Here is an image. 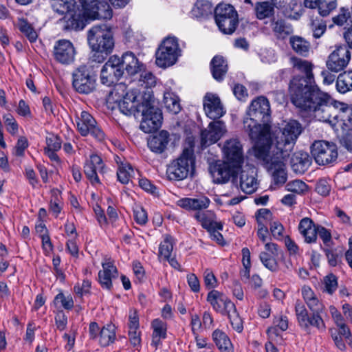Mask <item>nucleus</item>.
Segmentation results:
<instances>
[{"mask_svg": "<svg viewBox=\"0 0 352 352\" xmlns=\"http://www.w3.org/2000/svg\"><path fill=\"white\" fill-rule=\"evenodd\" d=\"M302 132V126L296 120H291L279 128L273 135V140L253 146L254 157L262 162L272 175L274 183L284 184L287 179L285 160L290 155L298 138Z\"/></svg>", "mask_w": 352, "mask_h": 352, "instance_id": "1", "label": "nucleus"}, {"mask_svg": "<svg viewBox=\"0 0 352 352\" xmlns=\"http://www.w3.org/2000/svg\"><path fill=\"white\" fill-rule=\"evenodd\" d=\"M292 103L301 111L306 112L316 120L328 123L332 127L338 124L346 125L352 115L348 105L333 100L331 96L319 87L312 91L296 94Z\"/></svg>", "mask_w": 352, "mask_h": 352, "instance_id": "2", "label": "nucleus"}, {"mask_svg": "<svg viewBox=\"0 0 352 352\" xmlns=\"http://www.w3.org/2000/svg\"><path fill=\"white\" fill-rule=\"evenodd\" d=\"M270 119V106L268 100L264 96H258L253 100L249 107L248 117L243 120V128L254 146L260 142L263 143L273 140L274 132H271V126L268 124Z\"/></svg>", "mask_w": 352, "mask_h": 352, "instance_id": "3", "label": "nucleus"}, {"mask_svg": "<svg viewBox=\"0 0 352 352\" xmlns=\"http://www.w3.org/2000/svg\"><path fill=\"white\" fill-rule=\"evenodd\" d=\"M52 4L54 12L65 14V28L70 30H81L86 25L88 18L82 3L79 0H55Z\"/></svg>", "mask_w": 352, "mask_h": 352, "instance_id": "4", "label": "nucleus"}, {"mask_svg": "<svg viewBox=\"0 0 352 352\" xmlns=\"http://www.w3.org/2000/svg\"><path fill=\"white\" fill-rule=\"evenodd\" d=\"M292 66L305 74V76H295L291 80L289 84V92L291 100L295 99L296 94H304L318 87L314 81V74L312 73L313 65L307 60H302L297 57L290 58Z\"/></svg>", "mask_w": 352, "mask_h": 352, "instance_id": "5", "label": "nucleus"}, {"mask_svg": "<svg viewBox=\"0 0 352 352\" xmlns=\"http://www.w3.org/2000/svg\"><path fill=\"white\" fill-rule=\"evenodd\" d=\"M139 118L141 117L140 129L144 133H151L158 129L162 122L161 110L154 105V97L151 91L142 96Z\"/></svg>", "mask_w": 352, "mask_h": 352, "instance_id": "6", "label": "nucleus"}, {"mask_svg": "<svg viewBox=\"0 0 352 352\" xmlns=\"http://www.w3.org/2000/svg\"><path fill=\"white\" fill-rule=\"evenodd\" d=\"M195 157L192 148H186L181 155L167 167L166 175L169 180L181 181L188 177L194 170Z\"/></svg>", "mask_w": 352, "mask_h": 352, "instance_id": "7", "label": "nucleus"}, {"mask_svg": "<svg viewBox=\"0 0 352 352\" xmlns=\"http://www.w3.org/2000/svg\"><path fill=\"white\" fill-rule=\"evenodd\" d=\"M87 42L93 51L110 53L114 46L113 34L106 25L93 26L87 32Z\"/></svg>", "mask_w": 352, "mask_h": 352, "instance_id": "8", "label": "nucleus"}, {"mask_svg": "<svg viewBox=\"0 0 352 352\" xmlns=\"http://www.w3.org/2000/svg\"><path fill=\"white\" fill-rule=\"evenodd\" d=\"M182 55L178 39L175 36H168L164 39L155 52L156 65L166 68L175 65Z\"/></svg>", "mask_w": 352, "mask_h": 352, "instance_id": "9", "label": "nucleus"}, {"mask_svg": "<svg viewBox=\"0 0 352 352\" xmlns=\"http://www.w3.org/2000/svg\"><path fill=\"white\" fill-rule=\"evenodd\" d=\"M215 22L221 32L232 34L239 24L238 14L233 6L220 3L214 10Z\"/></svg>", "mask_w": 352, "mask_h": 352, "instance_id": "10", "label": "nucleus"}, {"mask_svg": "<svg viewBox=\"0 0 352 352\" xmlns=\"http://www.w3.org/2000/svg\"><path fill=\"white\" fill-rule=\"evenodd\" d=\"M311 153L319 165L333 164L338 158L336 145L324 140L315 141L311 146Z\"/></svg>", "mask_w": 352, "mask_h": 352, "instance_id": "11", "label": "nucleus"}, {"mask_svg": "<svg viewBox=\"0 0 352 352\" xmlns=\"http://www.w3.org/2000/svg\"><path fill=\"white\" fill-rule=\"evenodd\" d=\"M72 85L80 94H89L96 87V79L86 65H80L72 73Z\"/></svg>", "mask_w": 352, "mask_h": 352, "instance_id": "12", "label": "nucleus"}, {"mask_svg": "<svg viewBox=\"0 0 352 352\" xmlns=\"http://www.w3.org/2000/svg\"><path fill=\"white\" fill-rule=\"evenodd\" d=\"M120 63V57L112 56L102 66L100 80L103 85L111 86L122 76L124 72Z\"/></svg>", "mask_w": 352, "mask_h": 352, "instance_id": "13", "label": "nucleus"}, {"mask_svg": "<svg viewBox=\"0 0 352 352\" xmlns=\"http://www.w3.org/2000/svg\"><path fill=\"white\" fill-rule=\"evenodd\" d=\"M91 19H109L112 16V10L104 0H79Z\"/></svg>", "mask_w": 352, "mask_h": 352, "instance_id": "14", "label": "nucleus"}, {"mask_svg": "<svg viewBox=\"0 0 352 352\" xmlns=\"http://www.w3.org/2000/svg\"><path fill=\"white\" fill-rule=\"evenodd\" d=\"M350 60L351 52L348 47L345 45H340L329 54L326 61V66L329 71L338 73L348 65Z\"/></svg>", "mask_w": 352, "mask_h": 352, "instance_id": "15", "label": "nucleus"}, {"mask_svg": "<svg viewBox=\"0 0 352 352\" xmlns=\"http://www.w3.org/2000/svg\"><path fill=\"white\" fill-rule=\"evenodd\" d=\"M295 311L299 325L308 329L310 327L317 328L319 331H324L326 327L322 316L311 314L308 316V312L305 305L300 302H296Z\"/></svg>", "mask_w": 352, "mask_h": 352, "instance_id": "16", "label": "nucleus"}, {"mask_svg": "<svg viewBox=\"0 0 352 352\" xmlns=\"http://www.w3.org/2000/svg\"><path fill=\"white\" fill-rule=\"evenodd\" d=\"M76 50L73 43L67 39H60L55 43L53 55L56 61L63 65H69L75 60Z\"/></svg>", "mask_w": 352, "mask_h": 352, "instance_id": "17", "label": "nucleus"}, {"mask_svg": "<svg viewBox=\"0 0 352 352\" xmlns=\"http://www.w3.org/2000/svg\"><path fill=\"white\" fill-rule=\"evenodd\" d=\"M76 124L82 135L91 134L97 140L101 141L104 138L103 131L96 125L94 118L87 111H82L80 117L77 118Z\"/></svg>", "mask_w": 352, "mask_h": 352, "instance_id": "18", "label": "nucleus"}, {"mask_svg": "<svg viewBox=\"0 0 352 352\" xmlns=\"http://www.w3.org/2000/svg\"><path fill=\"white\" fill-rule=\"evenodd\" d=\"M227 132L225 123L221 120L214 121L208 124V129L201 134V145L206 147L217 142Z\"/></svg>", "mask_w": 352, "mask_h": 352, "instance_id": "19", "label": "nucleus"}, {"mask_svg": "<svg viewBox=\"0 0 352 352\" xmlns=\"http://www.w3.org/2000/svg\"><path fill=\"white\" fill-rule=\"evenodd\" d=\"M222 151L228 162L234 166H240L243 162V151L241 142L236 138H231L225 142Z\"/></svg>", "mask_w": 352, "mask_h": 352, "instance_id": "20", "label": "nucleus"}, {"mask_svg": "<svg viewBox=\"0 0 352 352\" xmlns=\"http://www.w3.org/2000/svg\"><path fill=\"white\" fill-rule=\"evenodd\" d=\"M203 106L206 115L210 119H219L226 113L219 97L215 94H206L203 98Z\"/></svg>", "mask_w": 352, "mask_h": 352, "instance_id": "21", "label": "nucleus"}, {"mask_svg": "<svg viewBox=\"0 0 352 352\" xmlns=\"http://www.w3.org/2000/svg\"><path fill=\"white\" fill-rule=\"evenodd\" d=\"M207 300L212 308L222 314H227L234 309V304L223 294L217 290H212L207 296Z\"/></svg>", "mask_w": 352, "mask_h": 352, "instance_id": "22", "label": "nucleus"}, {"mask_svg": "<svg viewBox=\"0 0 352 352\" xmlns=\"http://www.w3.org/2000/svg\"><path fill=\"white\" fill-rule=\"evenodd\" d=\"M84 173L92 185L100 184L98 173H104V165L101 157L96 154L91 155L84 166Z\"/></svg>", "mask_w": 352, "mask_h": 352, "instance_id": "23", "label": "nucleus"}, {"mask_svg": "<svg viewBox=\"0 0 352 352\" xmlns=\"http://www.w3.org/2000/svg\"><path fill=\"white\" fill-rule=\"evenodd\" d=\"M119 109L121 113L126 116H134L139 118V114L142 109L141 102L138 100L136 91H128L123 97L122 100L119 102Z\"/></svg>", "mask_w": 352, "mask_h": 352, "instance_id": "24", "label": "nucleus"}, {"mask_svg": "<svg viewBox=\"0 0 352 352\" xmlns=\"http://www.w3.org/2000/svg\"><path fill=\"white\" fill-rule=\"evenodd\" d=\"M102 270L98 272V281L103 289L110 290L112 287V280L117 278L118 272L110 259H105L102 263Z\"/></svg>", "mask_w": 352, "mask_h": 352, "instance_id": "25", "label": "nucleus"}, {"mask_svg": "<svg viewBox=\"0 0 352 352\" xmlns=\"http://www.w3.org/2000/svg\"><path fill=\"white\" fill-rule=\"evenodd\" d=\"M209 170L214 182L217 184L227 182L232 175V169L228 162L217 161L212 163Z\"/></svg>", "mask_w": 352, "mask_h": 352, "instance_id": "26", "label": "nucleus"}, {"mask_svg": "<svg viewBox=\"0 0 352 352\" xmlns=\"http://www.w3.org/2000/svg\"><path fill=\"white\" fill-rule=\"evenodd\" d=\"M176 204L177 206L183 209L197 211V212L208 208L210 204V200L208 197L201 195L193 198H182L177 201Z\"/></svg>", "mask_w": 352, "mask_h": 352, "instance_id": "27", "label": "nucleus"}, {"mask_svg": "<svg viewBox=\"0 0 352 352\" xmlns=\"http://www.w3.org/2000/svg\"><path fill=\"white\" fill-rule=\"evenodd\" d=\"M240 187L242 191L247 194H251L258 188V182L256 178V170L254 167L243 169L240 173Z\"/></svg>", "mask_w": 352, "mask_h": 352, "instance_id": "28", "label": "nucleus"}, {"mask_svg": "<svg viewBox=\"0 0 352 352\" xmlns=\"http://www.w3.org/2000/svg\"><path fill=\"white\" fill-rule=\"evenodd\" d=\"M120 65H122V71L124 69L129 75H135L142 71L143 65L141 64L135 54L131 52L124 53L122 58H120Z\"/></svg>", "mask_w": 352, "mask_h": 352, "instance_id": "29", "label": "nucleus"}, {"mask_svg": "<svg viewBox=\"0 0 352 352\" xmlns=\"http://www.w3.org/2000/svg\"><path fill=\"white\" fill-rule=\"evenodd\" d=\"M304 5L309 8H318L319 14L325 16L337 7L336 0H304Z\"/></svg>", "mask_w": 352, "mask_h": 352, "instance_id": "30", "label": "nucleus"}, {"mask_svg": "<svg viewBox=\"0 0 352 352\" xmlns=\"http://www.w3.org/2000/svg\"><path fill=\"white\" fill-rule=\"evenodd\" d=\"M329 311L331 315V317L333 320L334 323L338 327V335L339 336H343L345 339L349 340V341L352 340V336L351 331L345 323L344 318L340 312L334 307H329Z\"/></svg>", "mask_w": 352, "mask_h": 352, "instance_id": "31", "label": "nucleus"}, {"mask_svg": "<svg viewBox=\"0 0 352 352\" xmlns=\"http://www.w3.org/2000/svg\"><path fill=\"white\" fill-rule=\"evenodd\" d=\"M151 328L153 329L151 345L157 349L161 344V340L166 338L167 324L156 318L152 321Z\"/></svg>", "mask_w": 352, "mask_h": 352, "instance_id": "32", "label": "nucleus"}, {"mask_svg": "<svg viewBox=\"0 0 352 352\" xmlns=\"http://www.w3.org/2000/svg\"><path fill=\"white\" fill-rule=\"evenodd\" d=\"M316 229L317 226L314 221L308 217L301 219L298 225V230L304 236L305 240L307 243H314L316 241Z\"/></svg>", "mask_w": 352, "mask_h": 352, "instance_id": "33", "label": "nucleus"}, {"mask_svg": "<svg viewBox=\"0 0 352 352\" xmlns=\"http://www.w3.org/2000/svg\"><path fill=\"white\" fill-rule=\"evenodd\" d=\"M169 134L166 131H161L148 140V146L155 153H162L168 143Z\"/></svg>", "mask_w": 352, "mask_h": 352, "instance_id": "34", "label": "nucleus"}, {"mask_svg": "<svg viewBox=\"0 0 352 352\" xmlns=\"http://www.w3.org/2000/svg\"><path fill=\"white\" fill-rule=\"evenodd\" d=\"M214 214L211 211L197 212L195 214V218L201 224L202 227L208 231L213 228L222 229L223 226L220 222L214 220Z\"/></svg>", "mask_w": 352, "mask_h": 352, "instance_id": "35", "label": "nucleus"}, {"mask_svg": "<svg viewBox=\"0 0 352 352\" xmlns=\"http://www.w3.org/2000/svg\"><path fill=\"white\" fill-rule=\"evenodd\" d=\"M211 72L213 78L221 81L228 71V64L226 60L221 56H215L210 63Z\"/></svg>", "mask_w": 352, "mask_h": 352, "instance_id": "36", "label": "nucleus"}, {"mask_svg": "<svg viewBox=\"0 0 352 352\" xmlns=\"http://www.w3.org/2000/svg\"><path fill=\"white\" fill-rule=\"evenodd\" d=\"M292 167L296 173H303L310 165L309 155L307 153L298 152L291 159Z\"/></svg>", "mask_w": 352, "mask_h": 352, "instance_id": "37", "label": "nucleus"}, {"mask_svg": "<svg viewBox=\"0 0 352 352\" xmlns=\"http://www.w3.org/2000/svg\"><path fill=\"white\" fill-rule=\"evenodd\" d=\"M272 28L276 37L279 39H284L293 33L292 26L283 19L272 21Z\"/></svg>", "mask_w": 352, "mask_h": 352, "instance_id": "38", "label": "nucleus"}, {"mask_svg": "<svg viewBox=\"0 0 352 352\" xmlns=\"http://www.w3.org/2000/svg\"><path fill=\"white\" fill-rule=\"evenodd\" d=\"M212 339L221 352H232V344L230 338L223 331L216 329L212 333Z\"/></svg>", "mask_w": 352, "mask_h": 352, "instance_id": "39", "label": "nucleus"}, {"mask_svg": "<svg viewBox=\"0 0 352 352\" xmlns=\"http://www.w3.org/2000/svg\"><path fill=\"white\" fill-rule=\"evenodd\" d=\"M212 12V6L211 3L206 0L197 1L192 10V16L197 19L206 17Z\"/></svg>", "mask_w": 352, "mask_h": 352, "instance_id": "40", "label": "nucleus"}, {"mask_svg": "<svg viewBox=\"0 0 352 352\" xmlns=\"http://www.w3.org/2000/svg\"><path fill=\"white\" fill-rule=\"evenodd\" d=\"M336 89L340 94L352 91V70L344 72L338 76Z\"/></svg>", "mask_w": 352, "mask_h": 352, "instance_id": "41", "label": "nucleus"}, {"mask_svg": "<svg viewBox=\"0 0 352 352\" xmlns=\"http://www.w3.org/2000/svg\"><path fill=\"white\" fill-rule=\"evenodd\" d=\"M164 104L166 109L173 114L178 113L181 110L178 97L169 91L164 94Z\"/></svg>", "mask_w": 352, "mask_h": 352, "instance_id": "42", "label": "nucleus"}, {"mask_svg": "<svg viewBox=\"0 0 352 352\" xmlns=\"http://www.w3.org/2000/svg\"><path fill=\"white\" fill-rule=\"evenodd\" d=\"M116 338V327L112 324H107L100 331L99 342L101 346H106L113 343Z\"/></svg>", "mask_w": 352, "mask_h": 352, "instance_id": "43", "label": "nucleus"}, {"mask_svg": "<svg viewBox=\"0 0 352 352\" xmlns=\"http://www.w3.org/2000/svg\"><path fill=\"white\" fill-rule=\"evenodd\" d=\"M289 43L292 49L302 56H306L309 51V43L304 38L300 36H292L290 38Z\"/></svg>", "mask_w": 352, "mask_h": 352, "instance_id": "44", "label": "nucleus"}, {"mask_svg": "<svg viewBox=\"0 0 352 352\" xmlns=\"http://www.w3.org/2000/svg\"><path fill=\"white\" fill-rule=\"evenodd\" d=\"M274 6L267 1L258 2L256 4L255 12L258 19H264L273 14Z\"/></svg>", "mask_w": 352, "mask_h": 352, "instance_id": "45", "label": "nucleus"}, {"mask_svg": "<svg viewBox=\"0 0 352 352\" xmlns=\"http://www.w3.org/2000/svg\"><path fill=\"white\" fill-rule=\"evenodd\" d=\"M17 26L20 31L29 39L30 42H34L37 38V33L26 19H19Z\"/></svg>", "mask_w": 352, "mask_h": 352, "instance_id": "46", "label": "nucleus"}, {"mask_svg": "<svg viewBox=\"0 0 352 352\" xmlns=\"http://www.w3.org/2000/svg\"><path fill=\"white\" fill-rule=\"evenodd\" d=\"M173 250V239L170 236H166L159 247V258L166 259L171 256Z\"/></svg>", "mask_w": 352, "mask_h": 352, "instance_id": "47", "label": "nucleus"}, {"mask_svg": "<svg viewBox=\"0 0 352 352\" xmlns=\"http://www.w3.org/2000/svg\"><path fill=\"white\" fill-rule=\"evenodd\" d=\"M133 173V169L129 164L122 163L119 165L118 170L117 171L118 179L122 184H126L129 182Z\"/></svg>", "mask_w": 352, "mask_h": 352, "instance_id": "48", "label": "nucleus"}, {"mask_svg": "<svg viewBox=\"0 0 352 352\" xmlns=\"http://www.w3.org/2000/svg\"><path fill=\"white\" fill-rule=\"evenodd\" d=\"M274 327H270L267 329L268 334H274L278 335V328L283 331L287 329L288 328V320L286 316H279L275 317L274 319Z\"/></svg>", "mask_w": 352, "mask_h": 352, "instance_id": "49", "label": "nucleus"}, {"mask_svg": "<svg viewBox=\"0 0 352 352\" xmlns=\"http://www.w3.org/2000/svg\"><path fill=\"white\" fill-rule=\"evenodd\" d=\"M309 25L314 37L316 38H320L324 33L327 28L325 23L320 19H311Z\"/></svg>", "mask_w": 352, "mask_h": 352, "instance_id": "50", "label": "nucleus"}, {"mask_svg": "<svg viewBox=\"0 0 352 352\" xmlns=\"http://www.w3.org/2000/svg\"><path fill=\"white\" fill-rule=\"evenodd\" d=\"M307 185L302 181L296 179L289 182L286 185V189L296 194H302L307 190Z\"/></svg>", "mask_w": 352, "mask_h": 352, "instance_id": "51", "label": "nucleus"}, {"mask_svg": "<svg viewBox=\"0 0 352 352\" xmlns=\"http://www.w3.org/2000/svg\"><path fill=\"white\" fill-rule=\"evenodd\" d=\"M55 305L60 303V306L65 309H72L74 307V300L72 296H65L63 293L58 294L54 300Z\"/></svg>", "mask_w": 352, "mask_h": 352, "instance_id": "52", "label": "nucleus"}, {"mask_svg": "<svg viewBox=\"0 0 352 352\" xmlns=\"http://www.w3.org/2000/svg\"><path fill=\"white\" fill-rule=\"evenodd\" d=\"M324 289L323 291L332 294L338 287L336 277L333 274L327 275L323 280Z\"/></svg>", "mask_w": 352, "mask_h": 352, "instance_id": "53", "label": "nucleus"}, {"mask_svg": "<svg viewBox=\"0 0 352 352\" xmlns=\"http://www.w3.org/2000/svg\"><path fill=\"white\" fill-rule=\"evenodd\" d=\"M228 315L230 324L234 329H235L237 332H241L243 331V322L241 318H240L239 314L236 311V307L231 312L228 313Z\"/></svg>", "mask_w": 352, "mask_h": 352, "instance_id": "54", "label": "nucleus"}, {"mask_svg": "<svg viewBox=\"0 0 352 352\" xmlns=\"http://www.w3.org/2000/svg\"><path fill=\"white\" fill-rule=\"evenodd\" d=\"M305 302L309 309L312 311V314L321 316V314L324 311L325 307L318 299V296Z\"/></svg>", "mask_w": 352, "mask_h": 352, "instance_id": "55", "label": "nucleus"}, {"mask_svg": "<svg viewBox=\"0 0 352 352\" xmlns=\"http://www.w3.org/2000/svg\"><path fill=\"white\" fill-rule=\"evenodd\" d=\"M4 124L6 130L12 135H16L18 133L19 126L14 118L10 114H6L3 116Z\"/></svg>", "mask_w": 352, "mask_h": 352, "instance_id": "56", "label": "nucleus"}, {"mask_svg": "<svg viewBox=\"0 0 352 352\" xmlns=\"http://www.w3.org/2000/svg\"><path fill=\"white\" fill-rule=\"evenodd\" d=\"M139 81L141 85L144 86L146 88H151L155 86L156 83L155 77L152 73L146 71L141 73Z\"/></svg>", "mask_w": 352, "mask_h": 352, "instance_id": "57", "label": "nucleus"}, {"mask_svg": "<svg viewBox=\"0 0 352 352\" xmlns=\"http://www.w3.org/2000/svg\"><path fill=\"white\" fill-rule=\"evenodd\" d=\"M134 219L137 223L144 225L148 221L147 213L146 210L141 206H136L133 209Z\"/></svg>", "mask_w": 352, "mask_h": 352, "instance_id": "58", "label": "nucleus"}, {"mask_svg": "<svg viewBox=\"0 0 352 352\" xmlns=\"http://www.w3.org/2000/svg\"><path fill=\"white\" fill-rule=\"evenodd\" d=\"M316 232V236H319L324 244L329 246L331 241V234L330 231L322 226L317 225Z\"/></svg>", "mask_w": 352, "mask_h": 352, "instance_id": "59", "label": "nucleus"}, {"mask_svg": "<svg viewBox=\"0 0 352 352\" xmlns=\"http://www.w3.org/2000/svg\"><path fill=\"white\" fill-rule=\"evenodd\" d=\"M91 282L88 280H84L81 284L77 283L74 287V292L78 296H82L89 292Z\"/></svg>", "mask_w": 352, "mask_h": 352, "instance_id": "60", "label": "nucleus"}, {"mask_svg": "<svg viewBox=\"0 0 352 352\" xmlns=\"http://www.w3.org/2000/svg\"><path fill=\"white\" fill-rule=\"evenodd\" d=\"M316 190L318 194L327 196L331 190V186L327 179H321L317 182Z\"/></svg>", "mask_w": 352, "mask_h": 352, "instance_id": "61", "label": "nucleus"}, {"mask_svg": "<svg viewBox=\"0 0 352 352\" xmlns=\"http://www.w3.org/2000/svg\"><path fill=\"white\" fill-rule=\"evenodd\" d=\"M350 19L349 10L344 8L340 9V13L333 18V21L338 25H343Z\"/></svg>", "mask_w": 352, "mask_h": 352, "instance_id": "62", "label": "nucleus"}, {"mask_svg": "<svg viewBox=\"0 0 352 352\" xmlns=\"http://www.w3.org/2000/svg\"><path fill=\"white\" fill-rule=\"evenodd\" d=\"M28 142L26 138H19L14 148V155L20 157L23 156L24 154V151L28 148Z\"/></svg>", "mask_w": 352, "mask_h": 352, "instance_id": "63", "label": "nucleus"}, {"mask_svg": "<svg viewBox=\"0 0 352 352\" xmlns=\"http://www.w3.org/2000/svg\"><path fill=\"white\" fill-rule=\"evenodd\" d=\"M283 226L278 221H274L270 224V231L274 236L276 239H279L283 236Z\"/></svg>", "mask_w": 352, "mask_h": 352, "instance_id": "64", "label": "nucleus"}]
</instances>
